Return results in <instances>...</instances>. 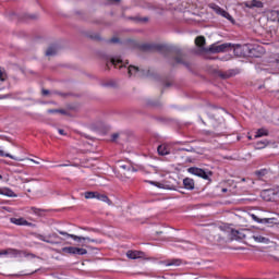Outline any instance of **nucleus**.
<instances>
[{
  "label": "nucleus",
  "mask_w": 279,
  "mask_h": 279,
  "mask_svg": "<svg viewBox=\"0 0 279 279\" xmlns=\"http://www.w3.org/2000/svg\"><path fill=\"white\" fill-rule=\"evenodd\" d=\"M0 180H3V177L0 174Z\"/></svg>",
  "instance_id": "nucleus-43"
},
{
  "label": "nucleus",
  "mask_w": 279,
  "mask_h": 279,
  "mask_svg": "<svg viewBox=\"0 0 279 279\" xmlns=\"http://www.w3.org/2000/svg\"><path fill=\"white\" fill-rule=\"evenodd\" d=\"M11 223L15 226H28V228H36V225L28 222L25 218H11Z\"/></svg>",
  "instance_id": "nucleus-7"
},
{
  "label": "nucleus",
  "mask_w": 279,
  "mask_h": 279,
  "mask_svg": "<svg viewBox=\"0 0 279 279\" xmlns=\"http://www.w3.org/2000/svg\"><path fill=\"white\" fill-rule=\"evenodd\" d=\"M99 199L100 202H105L106 204H109V206L112 204V201L106 195V194H100L96 192V198Z\"/></svg>",
  "instance_id": "nucleus-15"
},
{
  "label": "nucleus",
  "mask_w": 279,
  "mask_h": 279,
  "mask_svg": "<svg viewBox=\"0 0 279 279\" xmlns=\"http://www.w3.org/2000/svg\"><path fill=\"white\" fill-rule=\"evenodd\" d=\"M166 267H180L182 265V259H168L163 262Z\"/></svg>",
  "instance_id": "nucleus-11"
},
{
  "label": "nucleus",
  "mask_w": 279,
  "mask_h": 279,
  "mask_svg": "<svg viewBox=\"0 0 279 279\" xmlns=\"http://www.w3.org/2000/svg\"><path fill=\"white\" fill-rule=\"evenodd\" d=\"M3 88H4L3 86H0V90H3Z\"/></svg>",
  "instance_id": "nucleus-42"
},
{
  "label": "nucleus",
  "mask_w": 279,
  "mask_h": 279,
  "mask_svg": "<svg viewBox=\"0 0 279 279\" xmlns=\"http://www.w3.org/2000/svg\"><path fill=\"white\" fill-rule=\"evenodd\" d=\"M184 189H187V191H193L195 189V181L191 178H185L183 180Z\"/></svg>",
  "instance_id": "nucleus-10"
},
{
  "label": "nucleus",
  "mask_w": 279,
  "mask_h": 279,
  "mask_svg": "<svg viewBox=\"0 0 279 279\" xmlns=\"http://www.w3.org/2000/svg\"><path fill=\"white\" fill-rule=\"evenodd\" d=\"M31 210L34 213V215H38V216L43 215V209H40V208L31 207Z\"/></svg>",
  "instance_id": "nucleus-29"
},
{
  "label": "nucleus",
  "mask_w": 279,
  "mask_h": 279,
  "mask_svg": "<svg viewBox=\"0 0 279 279\" xmlns=\"http://www.w3.org/2000/svg\"><path fill=\"white\" fill-rule=\"evenodd\" d=\"M129 75H135V77H142L143 76V71H141L137 66L130 65L129 69Z\"/></svg>",
  "instance_id": "nucleus-8"
},
{
  "label": "nucleus",
  "mask_w": 279,
  "mask_h": 279,
  "mask_svg": "<svg viewBox=\"0 0 279 279\" xmlns=\"http://www.w3.org/2000/svg\"><path fill=\"white\" fill-rule=\"evenodd\" d=\"M59 234H61L62 236H69L70 239H73V241H77V243H82V241H87L88 243H101V240H95V239H90V238L78 236V235H75V234H70V233L64 232V231H59Z\"/></svg>",
  "instance_id": "nucleus-1"
},
{
  "label": "nucleus",
  "mask_w": 279,
  "mask_h": 279,
  "mask_svg": "<svg viewBox=\"0 0 279 279\" xmlns=\"http://www.w3.org/2000/svg\"><path fill=\"white\" fill-rule=\"evenodd\" d=\"M7 256H13V257H16V256H20L21 254V251L16 250V248H7L4 250Z\"/></svg>",
  "instance_id": "nucleus-21"
},
{
  "label": "nucleus",
  "mask_w": 279,
  "mask_h": 279,
  "mask_svg": "<svg viewBox=\"0 0 279 279\" xmlns=\"http://www.w3.org/2000/svg\"><path fill=\"white\" fill-rule=\"evenodd\" d=\"M232 44H222V45H211L209 47V51L211 53H225V51H229V49H232Z\"/></svg>",
  "instance_id": "nucleus-3"
},
{
  "label": "nucleus",
  "mask_w": 279,
  "mask_h": 279,
  "mask_svg": "<svg viewBox=\"0 0 279 279\" xmlns=\"http://www.w3.org/2000/svg\"><path fill=\"white\" fill-rule=\"evenodd\" d=\"M256 175H258L259 178H263L264 175H267V170L266 169L259 170L256 172Z\"/></svg>",
  "instance_id": "nucleus-30"
},
{
  "label": "nucleus",
  "mask_w": 279,
  "mask_h": 279,
  "mask_svg": "<svg viewBox=\"0 0 279 279\" xmlns=\"http://www.w3.org/2000/svg\"><path fill=\"white\" fill-rule=\"evenodd\" d=\"M0 195H5L7 197H16L14 191L8 187H0Z\"/></svg>",
  "instance_id": "nucleus-14"
},
{
  "label": "nucleus",
  "mask_w": 279,
  "mask_h": 279,
  "mask_svg": "<svg viewBox=\"0 0 279 279\" xmlns=\"http://www.w3.org/2000/svg\"><path fill=\"white\" fill-rule=\"evenodd\" d=\"M58 132H59V134H61V136H66V133L64 132V130L59 129Z\"/></svg>",
  "instance_id": "nucleus-32"
},
{
  "label": "nucleus",
  "mask_w": 279,
  "mask_h": 279,
  "mask_svg": "<svg viewBox=\"0 0 279 279\" xmlns=\"http://www.w3.org/2000/svg\"><path fill=\"white\" fill-rule=\"evenodd\" d=\"M51 236L53 239H58V233H52V234L48 235V238L43 234H37V239H39V241H44V243L53 244V241L49 240V239H51Z\"/></svg>",
  "instance_id": "nucleus-9"
},
{
  "label": "nucleus",
  "mask_w": 279,
  "mask_h": 279,
  "mask_svg": "<svg viewBox=\"0 0 279 279\" xmlns=\"http://www.w3.org/2000/svg\"><path fill=\"white\" fill-rule=\"evenodd\" d=\"M268 20L272 23H279V11H270L268 13Z\"/></svg>",
  "instance_id": "nucleus-16"
},
{
  "label": "nucleus",
  "mask_w": 279,
  "mask_h": 279,
  "mask_svg": "<svg viewBox=\"0 0 279 279\" xmlns=\"http://www.w3.org/2000/svg\"><path fill=\"white\" fill-rule=\"evenodd\" d=\"M62 251L65 254H77L78 256H85V254H88V251L86 248L75 246H65L62 248Z\"/></svg>",
  "instance_id": "nucleus-4"
},
{
  "label": "nucleus",
  "mask_w": 279,
  "mask_h": 279,
  "mask_svg": "<svg viewBox=\"0 0 279 279\" xmlns=\"http://www.w3.org/2000/svg\"><path fill=\"white\" fill-rule=\"evenodd\" d=\"M245 8H260V1L252 0L251 2L244 3Z\"/></svg>",
  "instance_id": "nucleus-23"
},
{
  "label": "nucleus",
  "mask_w": 279,
  "mask_h": 279,
  "mask_svg": "<svg viewBox=\"0 0 279 279\" xmlns=\"http://www.w3.org/2000/svg\"><path fill=\"white\" fill-rule=\"evenodd\" d=\"M5 80H8V73L5 69L0 66V82H5Z\"/></svg>",
  "instance_id": "nucleus-26"
},
{
  "label": "nucleus",
  "mask_w": 279,
  "mask_h": 279,
  "mask_svg": "<svg viewBox=\"0 0 279 279\" xmlns=\"http://www.w3.org/2000/svg\"><path fill=\"white\" fill-rule=\"evenodd\" d=\"M157 151L160 156H167L169 154V147L167 145L162 144L158 146Z\"/></svg>",
  "instance_id": "nucleus-20"
},
{
  "label": "nucleus",
  "mask_w": 279,
  "mask_h": 279,
  "mask_svg": "<svg viewBox=\"0 0 279 279\" xmlns=\"http://www.w3.org/2000/svg\"><path fill=\"white\" fill-rule=\"evenodd\" d=\"M27 160H29L31 162H34L35 165H40L39 161H36V160L32 159V158H27Z\"/></svg>",
  "instance_id": "nucleus-33"
},
{
  "label": "nucleus",
  "mask_w": 279,
  "mask_h": 279,
  "mask_svg": "<svg viewBox=\"0 0 279 279\" xmlns=\"http://www.w3.org/2000/svg\"><path fill=\"white\" fill-rule=\"evenodd\" d=\"M56 53H58V47L57 46H50L46 51V56H48V57L56 56Z\"/></svg>",
  "instance_id": "nucleus-24"
},
{
  "label": "nucleus",
  "mask_w": 279,
  "mask_h": 279,
  "mask_svg": "<svg viewBox=\"0 0 279 279\" xmlns=\"http://www.w3.org/2000/svg\"><path fill=\"white\" fill-rule=\"evenodd\" d=\"M110 64L112 66H116V69H117V66H119V69H121L123 66V60H121L120 58H112L110 60V62L107 63V66H110Z\"/></svg>",
  "instance_id": "nucleus-13"
},
{
  "label": "nucleus",
  "mask_w": 279,
  "mask_h": 279,
  "mask_svg": "<svg viewBox=\"0 0 279 279\" xmlns=\"http://www.w3.org/2000/svg\"><path fill=\"white\" fill-rule=\"evenodd\" d=\"M222 192L223 193H228V189H222Z\"/></svg>",
  "instance_id": "nucleus-39"
},
{
  "label": "nucleus",
  "mask_w": 279,
  "mask_h": 279,
  "mask_svg": "<svg viewBox=\"0 0 279 279\" xmlns=\"http://www.w3.org/2000/svg\"><path fill=\"white\" fill-rule=\"evenodd\" d=\"M117 138H119V134H113L112 135V141H117Z\"/></svg>",
  "instance_id": "nucleus-36"
},
{
  "label": "nucleus",
  "mask_w": 279,
  "mask_h": 279,
  "mask_svg": "<svg viewBox=\"0 0 279 279\" xmlns=\"http://www.w3.org/2000/svg\"><path fill=\"white\" fill-rule=\"evenodd\" d=\"M250 141H252V136H248Z\"/></svg>",
  "instance_id": "nucleus-45"
},
{
  "label": "nucleus",
  "mask_w": 279,
  "mask_h": 279,
  "mask_svg": "<svg viewBox=\"0 0 279 279\" xmlns=\"http://www.w3.org/2000/svg\"><path fill=\"white\" fill-rule=\"evenodd\" d=\"M268 145H269V141L264 140V141L256 142L254 147L255 149H265V147H267Z\"/></svg>",
  "instance_id": "nucleus-19"
},
{
  "label": "nucleus",
  "mask_w": 279,
  "mask_h": 279,
  "mask_svg": "<svg viewBox=\"0 0 279 279\" xmlns=\"http://www.w3.org/2000/svg\"><path fill=\"white\" fill-rule=\"evenodd\" d=\"M209 8L211 10H214V12H216V14H219L223 19H227V21H230V23H234V17H232V15H230V13H228L221 7H219V5L215 4V3H211V4H209Z\"/></svg>",
  "instance_id": "nucleus-2"
},
{
  "label": "nucleus",
  "mask_w": 279,
  "mask_h": 279,
  "mask_svg": "<svg viewBox=\"0 0 279 279\" xmlns=\"http://www.w3.org/2000/svg\"><path fill=\"white\" fill-rule=\"evenodd\" d=\"M189 173H192V175H197L198 178H203V180H208V173L206 171H204V169L201 168H189L187 169Z\"/></svg>",
  "instance_id": "nucleus-5"
},
{
  "label": "nucleus",
  "mask_w": 279,
  "mask_h": 279,
  "mask_svg": "<svg viewBox=\"0 0 279 279\" xmlns=\"http://www.w3.org/2000/svg\"><path fill=\"white\" fill-rule=\"evenodd\" d=\"M253 239L256 241V243H266V244L269 243V239L268 238L263 236V235H260L258 233L253 234Z\"/></svg>",
  "instance_id": "nucleus-17"
},
{
  "label": "nucleus",
  "mask_w": 279,
  "mask_h": 279,
  "mask_svg": "<svg viewBox=\"0 0 279 279\" xmlns=\"http://www.w3.org/2000/svg\"><path fill=\"white\" fill-rule=\"evenodd\" d=\"M60 167H65L64 165H60Z\"/></svg>",
  "instance_id": "nucleus-46"
},
{
  "label": "nucleus",
  "mask_w": 279,
  "mask_h": 279,
  "mask_svg": "<svg viewBox=\"0 0 279 279\" xmlns=\"http://www.w3.org/2000/svg\"><path fill=\"white\" fill-rule=\"evenodd\" d=\"M231 239L239 240V239H245V234H243V231L230 230Z\"/></svg>",
  "instance_id": "nucleus-12"
},
{
  "label": "nucleus",
  "mask_w": 279,
  "mask_h": 279,
  "mask_svg": "<svg viewBox=\"0 0 279 279\" xmlns=\"http://www.w3.org/2000/svg\"><path fill=\"white\" fill-rule=\"evenodd\" d=\"M122 169H125V166H121Z\"/></svg>",
  "instance_id": "nucleus-44"
},
{
  "label": "nucleus",
  "mask_w": 279,
  "mask_h": 279,
  "mask_svg": "<svg viewBox=\"0 0 279 279\" xmlns=\"http://www.w3.org/2000/svg\"><path fill=\"white\" fill-rule=\"evenodd\" d=\"M1 256H7L5 250H0V257H1Z\"/></svg>",
  "instance_id": "nucleus-35"
},
{
  "label": "nucleus",
  "mask_w": 279,
  "mask_h": 279,
  "mask_svg": "<svg viewBox=\"0 0 279 279\" xmlns=\"http://www.w3.org/2000/svg\"><path fill=\"white\" fill-rule=\"evenodd\" d=\"M110 1H114L116 3H119V1H121V0H110Z\"/></svg>",
  "instance_id": "nucleus-40"
},
{
  "label": "nucleus",
  "mask_w": 279,
  "mask_h": 279,
  "mask_svg": "<svg viewBox=\"0 0 279 279\" xmlns=\"http://www.w3.org/2000/svg\"><path fill=\"white\" fill-rule=\"evenodd\" d=\"M262 136H269V131L267 129H258L256 134H255V138H262Z\"/></svg>",
  "instance_id": "nucleus-18"
},
{
  "label": "nucleus",
  "mask_w": 279,
  "mask_h": 279,
  "mask_svg": "<svg viewBox=\"0 0 279 279\" xmlns=\"http://www.w3.org/2000/svg\"><path fill=\"white\" fill-rule=\"evenodd\" d=\"M252 219H254V221H257V223H269V218L259 219L258 216L252 215Z\"/></svg>",
  "instance_id": "nucleus-25"
},
{
  "label": "nucleus",
  "mask_w": 279,
  "mask_h": 279,
  "mask_svg": "<svg viewBox=\"0 0 279 279\" xmlns=\"http://www.w3.org/2000/svg\"><path fill=\"white\" fill-rule=\"evenodd\" d=\"M126 256L128 258H131V260H136V258H144L145 260H149V258L146 257L145 253L141 251H128Z\"/></svg>",
  "instance_id": "nucleus-6"
},
{
  "label": "nucleus",
  "mask_w": 279,
  "mask_h": 279,
  "mask_svg": "<svg viewBox=\"0 0 279 279\" xmlns=\"http://www.w3.org/2000/svg\"><path fill=\"white\" fill-rule=\"evenodd\" d=\"M41 94H43V95H49V89H43V90H41Z\"/></svg>",
  "instance_id": "nucleus-34"
},
{
  "label": "nucleus",
  "mask_w": 279,
  "mask_h": 279,
  "mask_svg": "<svg viewBox=\"0 0 279 279\" xmlns=\"http://www.w3.org/2000/svg\"><path fill=\"white\" fill-rule=\"evenodd\" d=\"M59 111H58V109H49L48 110V113L49 114H56V113H58Z\"/></svg>",
  "instance_id": "nucleus-31"
},
{
  "label": "nucleus",
  "mask_w": 279,
  "mask_h": 279,
  "mask_svg": "<svg viewBox=\"0 0 279 279\" xmlns=\"http://www.w3.org/2000/svg\"><path fill=\"white\" fill-rule=\"evenodd\" d=\"M97 192H85V199H95Z\"/></svg>",
  "instance_id": "nucleus-27"
},
{
  "label": "nucleus",
  "mask_w": 279,
  "mask_h": 279,
  "mask_svg": "<svg viewBox=\"0 0 279 279\" xmlns=\"http://www.w3.org/2000/svg\"><path fill=\"white\" fill-rule=\"evenodd\" d=\"M58 112H59L60 114H66V111H64V110L58 109Z\"/></svg>",
  "instance_id": "nucleus-37"
},
{
  "label": "nucleus",
  "mask_w": 279,
  "mask_h": 279,
  "mask_svg": "<svg viewBox=\"0 0 279 279\" xmlns=\"http://www.w3.org/2000/svg\"><path fill=\"white\" fill-rule=\"evenodd\" d=\"M196 47H204L206 45V38L204 36H198L195 39Z\"/></svg>",
  "instance_id": "nucleus-22"
},
{
  "label": "nucleus",
  "mask_w": 279,
  "mask_h": 279,
  "mask_svg": "<svg viewBox=\"0 0 279 279\" xmlns=\"http://www.w3.org/2000/svg\"><path fill=\"white\" fill-rule=\"evenodd\" d=\"M0 156L5 158H11V160H19L16 157L12 156L11 154H5V151L0 149Z\"/></svg>",
  "instance_id": "nucleus-28"
},
{
  "label": "nucleus",
  "mask_w": 279,
  "mask_h": 279,
  "mask_svg": "<svg viewBox=\"0 0 279 279\" xmlns=\"http://www.w3.org/2000/svg\"><path fill=\"white\" fill-rule=\"evenodd\" d=\"M82 247H88V245H86V244H82Z\"/></svg>",
  "instance_id": "nucleus-41"
},
{
  "label": "nucleus",
  "mask_w": 279,
  "mask_h": 279,
  "mask_svg": "<svg viewBox=\"0 0 279 279\" xmlns=\"http://www.w3.org/2000/svg\"><path fill=\"white\" fill-rule=\"evenodd\" d=\"M110 43H119V39H118V38H112V39L110 40Z\"/></svg>",
  "instance_id": "nucleus-38"
}]
</instances>
